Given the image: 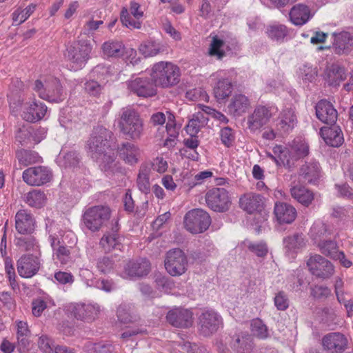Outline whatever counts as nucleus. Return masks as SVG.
<instances>
[{
	"mask_svg": "<svg viewBox=\"0 0 353 353\" xmlns=\"http://www.w3.org/2000/svg\"><path fill=\"white\" fill-rule=\"evenodd\" d=\"M117 139L112 132L102 126L94 128L90 139L91 157L98 163L106 176H113L121 171L117 159Z\"/></svg>",
	"mask_w": 353,
	"mask_h": 353,
	"instance_id": "1",
	"label": "nucleus"
},
{
	"mask_svg": "<svg viewBox=\"0 0 353 353\" xmlns=\"http://www.w3.org/2000/svg\"><path fill=\"white\" fill-rule=\"evenodd\" d=\"M180 69L168 61H160L153 65L151 78L157 86L169 88L176 85L180 81Z\"/></svg>",
	"mask_w": 353,
	"mask_h": 353,
	"instance_id": "2",
	"label": "nucleus"
},
{
	"mask_svg": "<svg viewBox=\"0 0 353 353\" xmlns=\"http://www.w3.org/2000/svg\"><path fill=\"white\" fill-rule=\"evenodd\" d=\"M119 126L121 132L132 140L139 139L143 132V122L140 114L130 107L121 109Z\"/></svg>",
	"mask_w": 353,
	"mask_h": 353,
	"instance_id": "3",
	"label": "nucleus"
},
{
	"mask_svg": "<svg viewBox=\"0 0 353 353\" xmlns=\"http://www.w3.org/2000/svg\"><path fill=\"white\" fill-rule=\"evenodd\" d=\"M34 90L40 98L46 101L59 102L64 99L62 85L56 78H50L44 83L40 80L35 81Z\"/></svg>",
	"mask_w": 353,
	"mask_h": 353,
	"instance_id": "4",
	"label": "nucleus"
},
{
	"mask_svg": "<svg viewBox=\"0 0 353 353\" xmlns=\"http://www.w3.org/2000/svg\"><path fill=\"white\" fill-rule=\"evenodd\" d=\"M208 207L216 212H225L232 205V196L224 188H214L209 190L205 196Z\"/></svg>",
	"mask_w": 353,
	"mask_h": 353,
	"instance_id": "5",
	"label": "nucleus"
},
{
	"mask_svg": "<svg viewBox=\"0 0 353 353\" xmlns=\"http://www.w3.org/2000/svg\"><path fill=\"white\" fill-rule=\"evenodd\" d=\"M211 223L208 213L201 209L189 211L184 217L185 229L192 234H199L205 231Z\"/></svg>",
	"mask_w": 353,
	"mask_h": 353,
	"instance_id": "6",
	"label": "nucleus"
},
{
	"mask_svg": "<svg viewBox=\"0 0 353 353\" xmlns=\"http://www.w3.org/2000/svg\"><path fill=\"white\" fill-rule=\"evenodd\" d=\"M222 322V317L216 311L205 310L198 317V332L203 336H211L218 331Z\"/></svg>",
	"mask_w": 353,
	"mask_h": 353,
	"instance_id": "7",
	"label": "nucleus"
},
{
	"mask_svg": "<svg viewBox=\"0 0 353 353\" xmlns=\"http://www.w3.org/2000/svg\"><path fill=\"white\" fill-rule=\"evenodd\" d=\"M165 268L172 276L184 274L188 268V259L185 253L180 249L168 251L165 259Z\"/></svg>",
	"mask_w": 353,
	"mask_h": 353,
	"instance_id": "8",
	"label": "nucleus"
},
{
	"mask_svg": "<svg viewBox=\"0 0 353 353\" xmlns=\"http://www.w3.org/2000/svg\"><path fill=\"white\" fill-rule=\"evenodd\" d=\"M88 54V44L86 41L83 39L68 46L64 54L65 58L70 61L74 70H77L85 66Z\"/></svg>",
	"mask_w": 353,
	"mask_h": 353,
	"instance_id": "9",
	"label": "nucleus"
},
{
	"mask_svg": "<svg viewBox=\"0 0 353 353\" xmlns=\"http://www.w3.org/2000/svg\"><path fill=\"white\" fill-rule=\"evenodd\" d=\"M307 265L310 272L316 277L321 279H327L334 273V265L330 261L319 254L311 256Z\"/></svg>",
	"mask_w": 353,
	"mask_h": 353,
	"instance_id": "10",
	"label": "nucleus"
},
{
	"mask_svg": "<svg viewBox=\"0 0 353 353\" xmlns=\"http://www.w3.org/2000/svg\"><path fill=\"white\" fill-rule=\"evenodd\" d=\"M52 176V172L46 166L30 167L23 172V181L29 185L40 186L48 183Z\"/></svg>",
	"mask_w": 353,
	"mask_h": 353,
	"instance_id": "11",
	"label": "nucleus"
},
{
	"mask_svg": "<svg viewBox=\"0 0 353 353\" xmlns=\"http://www.w3.org/2000/svg\"><path fill=\"white\" fill-rule=\"evenodd\" d=\"M41 265V260L39 256L25 254L18 259L17 268L20 276L29 279L37 274Z\"/></svg>",
	"mask_w": 353,
	"mask_h": 353,
	"instance_id": "12",
	"label": "nucleus"
},
{
	"mask_svg": "<svg viewBox=\"0 0 353 353\" xmlns=\"http://www.w3.org/2000/svg\"><path fill=\"white\" fill-rule=\"evenodd\" d=\"M120 225L118 218L112 219L110 231L106 232L100 240L99 244L105 252L114 249H120L121 236L119 234Z\"/></svg>",
	"mask_w": 353,
	"mask_h": 353,
	"instance_id": "13",
	"label": "nucleus"
},
{
	"mask_svg": "<svg viewBox=\"0 0 353 353\" xmlns=\"http://www.w3.org/2000/svg\"><path fill=\"white\" fill-rule=\"evenodd\" d=\"M166 319L174 327L188 328L192 325L193 313L188 309L175 307L167 313Z\"/></svg>",
	"mask_w": 353,
	"mask_h": 353,
	"instance_id": "14",
	"label": "nucleus"
},
{
	"mask_svg": "<svg viewBox=\"0 0 353 353\" xmlns=\"http://www.w3.org/2000/svg\"><path fill=\"white\" fill-rule=\"evenodd\" d=\"M128 88L139 97H150L157 94V85L148 77H137L128 82Z\"/></svg>",
	"mask_w": 353,
	"mask_h": 353,
	"instance_id": "15",
	"label": "nucleus"
},
{
	"mask_svg": "<svg viewBox=\"0 0 353 353\" xmlns=\"http://www.w3.org/2000/svg\"><path fill=\"white\" fill-rule=\"evenodd\" d=\"M47 110L46 104L34 99L24 105L21 117L28 122L35 123L45 117Z\"/></svg>",
	"mask_w": 353,
	"mask_h": 353,
	"instance_id": "16",
	"label": "nucleus"
},
{
	"mask_svg": "<svg viewBox=\"0 0 353 353\" xmlns=\"http://www.w3.org/2000/svg\"><path fill=\"white\" fill-rule=\"evenodd\" d=\"M150 270V263L145 259L129 261L124 266L123 276L125 279L141 277L147 275Z\"/></svg>",
	"mask_w": 353,
	"mask_h": 353,
	"instance_id": "17",
	"label": "nucleus"
},
{
	"mask_svg": "<svg viewBox=\"0 0 353 353\" xmlns=\"http://www.w3.org/2000/svg\"><path fill=\"white\" fill-rule=\"evenodd\" d=\"M347 77L346 70L338 63H329L323 72V78L330 86L336 87Z\"/></svg>",
	"mask_w": 353,
	"mask_h": 353,
	"instance_id": "18",
	"label": "nucleus"
},
{
	"mask_svg": "<svg viewBox=\"0 0 353 353\" xmlns=\"http://www.w3.org/2000/svg\"><path fill=\"white\" fill-rule=\"evenodd\" d=\"M271 117L272 114L268 108L259 105L248 116V127L251 131H256L267 124Z\"/></svg>",
	"mask_w": 353,
	"mask_h": 353,
	"instance_id": "19",
	"label": "nucleus"
},
{
	"mask_svg": "<svg viewBox=\"0 0 353 353\" xmlns=\"http://www.w3.org/2000/svg\"><path fill=\"white\" fill-rule=\"evenodd\" d=\"M297 124V117L294 110L292 108L283 109L277 120L276 130L281 134H286L292 131Z\"/></svg>",
	"mask_w": 353,
	"mask_h": 353,
	"instance_id": "20",
	"label": "nucleus"
},
{
	"mask_svg": "<svg viewBox=\"0 0 353 353\" xmlns=\"http://www.w3.org/2000/svg\"><path fill=\"white\" fill-rule=\"evenodd\" d=\"M316 115L323 123L327 125L335 124L337 120V111L333 105L327 100H321L316 106Z\"/></svg>",
	"mask_w": 353,
	"mask_h": 353,
	"instance_id": "21",
	"label": "nucleus"
},
{
	"mask_svg": "<svg viewBox=\"0 0 353 353\" xmlns=\"http://www.w3.org/2000/svg\"><path fill=\"white\" fill-rule=\"evenodd\" d=\"M110 217V210L108 206L97 205L90 208V230H99Z\"/></svg>",
	"mask_w": 353,
	"mask_h": 353,
	"instance_id": "22",
	"label": "nucleus"
},
{
	"mask_svg": "<svg viewBox=\"0 0 353 353\" xmlns=\"http://www.w3.org/2000/svg\"><path fill=\"white\" fill-rule=\"evenodd\" d=\"M34 219L27 210H20L15 215V228L22 234H30L34 230Z\"/></svg>",
	"mask_w": 353,
	"mask_h": 353,
	"instance_id": "23",
	"label": "nucleus"
},
{
	"mask_svg": "<svg viewBox=\"0 0 353 353\" xmlns=\"http://www.w3.org/2000/svg\"><path fill=\"white\" fill-rule=\"evenodd\" d=\"M347 343V339L339 332L330 333L323 338L324 348L332 353L343 352Z\"/></svg>",
	"mask_w": 353,
	"mask_h": 353,
	"instance_id": "24",
	"label": "nucleus"
},
{
	"mask_svg": "<svg viewBox=\"0 0 353 353\" xmlns=\"http://www.w3.org/2000/svg\"><path fill=\"white\" fill-rule=\"evenodd\" d=\"M263 197L253 192L245 193L239 199V205L244 211L252 214L263 208Z\"/></svg>",
	"mask_w": 353,
	"mask_h": 353,
	"instance_id": "25",
	"label": "nucleus"
},
{
	"mask_svg": "<svg viewBox=\"0 0 353 353\" xmlns=\"http://www.w3.org/2000/svg\"><path fill=\"white\" fill-rule=\"evenodd\" d=\"M274 214L280 223H291L296 217V210L290 204L284 202L275 203Z\"/></svg>",
	"mask_w": 353,
	"mask_h": 353,
	"instance_id": "26",
	"label": "nucleus"
},
{
	"mask_svg": "<svg viewBox=\"0 0 353 353\" xmlns=\"http://www.w3.org/2000/svg\"><path fill=\"white\" fill-rule=\"evenodd\" d=\"M321 168L318 162L312 161L303 164L299 171V176L303 183H314L320 178Z\"/></svg>",
	"mask_w": 353,
	"mask_h": 353,
	"instance_id": "27",
	"label": "nucleus"
},
{
	"mask_svg": "<svg viewBox=\"0 0 353 353\" xmlns=\"http://www.w3.org/2000/svg\"><path fill=\"white\" fill-rule=\"evenodd\" d=\"M331 127L321 128V135L325 142L332 147H339L344 141L343 134L339 126L331 125Z\"/></svg>",
	"mask_w": 353,
	"mask_h": 353,
	"instance_id": "28",
	"label": "nucleus"
},
{
	"mask_svg": "<svg viewBox=\"0 0 353 353\" xmlns=\"http://www.w3.org/2000/svg\"><path fill=\"white\" fill-rule=\"evenodd\" d=\"M51 247L53 250L54 259L62 265H65L72 261L71 251L69 247L63 245L59 239L50 236Z\"/></svg>",
	"mask_w": 353,
	"mask_h": 353,
	"instance_id": "29",
	"label": "nucleus"
},
{
	"mask_svg": "<svg viewBox=\"0 0 353 353\" xmlns=\"http://www.w3.org/2000/svg\"><path fill=\"white\" fill-rule=\"evenodd\" d=\"M274 153L277 154V157L271 155V158L274 159L277 165L282 164L288 169L294 167L296 159L291 152L290 148H283L281 145H276L273 149Z\"/></svg>",
	"mask_w": 353,
	"mask_h": 353,
	"instance_id": "30",
	"label": "nucleus"
},
{
	"mask_svg": "<svg viewBox=\"0 0 353 353\" xmlns=\"http://www.w3.org/2000/svg\"><path fill=\"white\" fill-rule=\"evenodd\" d=\"M312 17L309 7L302 3L294 6L290 12V20L296 26L304 25Z\"/></svg>",
	"mask_w": 353,
	"mask_h": 353,
	"instance_id": "31",
	"label": "nucleus"
},
{
	"mask_svg": "<svg viewBox=\"0 0 353 353\" xmlns=\"http://www.w3.org/2000/svg\"><path fill=\"white\" fill-rule=\"evenodd\" d=\"M250 106V101L243 94L234 95L228 106L229 113L234 117L241 116Z\"/></svg>",
	"mask_w": 353,
	"mask_h": 353,
	"instance_id": "32",
	"label": "nucleus"
},
{
	"mask_svg": "<svg viewBox=\"0 0 353 353\" xmlns=\"http://www.w3.org/2000/svg\"><path fill=\"white\" fill-rule=\"evenodd\" d=\"M116 152L126 163L133 165L137 163V149L131 143H123L120 146L117 144Z\"/></svg>",
	"mask_w": 353,
	"mask_h": 353,
	"instance_id": "33",
	"label": "nucleus"
},
{
	"mask_svg": "<svg viewBox=\"0 0 353 353\" xmlns=\"http://www.w3.org/2000/svg\"><path fill=\"white\" fill-rule=\"evenodd\" d=\"M103 54L107 57L118 58L122 57L125 53L123 43L117 40H109L101 46Z\"/></svg>",
	"mask_w": 353,
	"mask_h": 353,
	"instance_id": "34",
	"label": "nucleus"
},
{
	"mask_svg": "<svg viewBox=\"0 0 353 353\" xmlns=\"http://www.w3.org/2000/svg\"><path fill=\"white\" fill-rule=\"evenodd\" d=\"M290 192L294 199L305 206L310 205L314 200L313 192L303 186H294L290 189Z\"/></svg>",
	"mask_w": 353,
	"mask_h": 353,
	"instance_id": "35",
	"label": "nucleus"
},
{
	"mask_svg": "<svg viewBox=\"0 0 353 353\" xmlns=\"http://www.w3.org/2000/svg\"><path fill=\"white\" fill-rule=\"evenodd\" d=\"M151 168L148 164H142L140 167L137 176V185L139 189L143 193L148 194L150 192V174Z\"/></svg>",
	"mask_w": 353,
	"mask_h": 353,
	"instance_id": "36",
	"label": "nucleus"
},
{
	"mask_svg": "<svg viewBox=\"0 0 353 353\" xmlns=\"http://www.w3.org/2000/svg\"><path fill=\"white\" fill-rule=\"evenodd\" d=\"M233 90L231 81L226 79H219L214 88V94L217 100H222L228 97Z\"/></svg>",
	"mask_w": 353,
	"mask_h": 353,
	"instance_id": "37",
	"label": "nucleus"
},
{
	"mask_svg": "<svg viewBox=\"0 0 353 353\" xmlns=\"http://www.w3.org/2000/svg\"><path fill=\"white\" fill-rule=\"evenodd\" d=\"M322 254L332 259H343L344 253L339 252L338 246L334 241H324L319 243Z\"/></svg>",
	"mask_w": 353,
	"mask_h": 353,
	"instance_id": "38",
	"label": "nucleus"
},
{
	"mask_svg": "<svg viewBox=\"0 0 353 353\" xmlns=\"http://www.w3.org/2000/svg\"><path fill=\"white\" fill-rule=\"evenodd\" d=\"M25 201L31 207L40 208L45 205L46 196L43 191L34 190L26 194Z\"/></svg>",
	"mask_w": 353,
	"mask_h": 353,
	"instance_id": "39",
	"label": "nucleus"
},
{
	"mask_svg": "<svg viewBox=\"0 0 353 353\" xmlns=\"http://www.w3.org/2000/svg\"><path fill=\"white\" fill-rule=\"evenodd\" d=\"M16 158L19 163L23 166H28L38 163L41 160V157L37 152L26 150L17 151Z\"/></svg>",
	"mask_w": 353,
	"mask_h": 353,
	"instance_id": "40",
	"label": "nucleus"
},
{
	"mask_svg": "<svg viewBox=\"0 0 353 353\" xmlns=\"http://www.w3.org/2000/svg\"><path fill=\"white\" fill-rule=\"evenodd\" d=\"M207 120H208V119L205 118L201 112H197L193 114L192 118L189 121L186 126L187 132L191 135V137L195 136Z\"/></svg>",
	"mask_w": 353,
	"mask_h": 353,
	"instance_id": "41",
	"label": "nucleus"
},
{
	"mask_svg": "<svg viewBox=\"0 0 353 353\" xmlns=\"http://www.w3.org/2000/svg\"><path fill=\"white\" fill-rule=\"evenodd\" d=\"M36 4L31 3L26 8L17 9L12 14V20L16 25H19L24 22L35 10Z\"/></svg>",
	"mask_w": 353,
	"mask_h": 353,
	"instance_id": "42",
	"label": "nucleus"
},
{
	"mask_svg": "<svg viewBox=\"0 0 353 353\" xmlns=\"http://www.w3.org/2000/svg\"><path fill=\"white\" fill-rule=\"evenodd\" d=\"M15 245L21 251L24 252L36 250L39 247L36 243L35 239L31 236L16 237Z\"/></svg>",
	"mask_w": 353,
	"mask_h": 353,
	"instance_id": "43",
	"label": "nucleus"
},
{
	"mask_svg": "<svg viewBox=\"0 0 353 353\" xmlns=\"http://www.w3.org/2000/svg\"><path fill=\"white\" fill-rule=\"evenodd\" d=\"M140 52L147 57H154L163 51V46L154 41H148L139 46Z\"/></svg>",
	"mask_w": 353,
	"mask_h": 353,
	"instance_id": "44",
	"label": "nucleus"
},
{
	"mask_svg": "<svg viewBox=\"0 0 353 353\" xmlns=\"http://www.w3.org/2000/svg\"><path fill=\"white\" fill-rule=\"evenodd\" d=\"M270 38L276 41L283 40L288 34L287 27L281 24L270 26L267 29Z\"/></svg>",
	"mask_w": 353,
	"mask_h": 353,
	"instance_id": "45",
	"label": "nucleus"
},
{
	"mask_svg": "<svg viewBox=\"0 0 353 353\" xmlns=\"http://www.w3.org/2000/svg\"><path fill=\"white\" fill-rule=\"evenodd\" d=\"M251 330L253 335L259 339H265L268 337L269 333L268 327L259 319L252 320L251 323Z\"/></svg>",
	"mask_w": 353,
	"mask_h": 353,
	"instance_id": "46",
	"label": "nucleus"
},
{
	"mask_svg": "<svg viewBox=\"0 0 353 353\" xmlns=\"http://www.w3.org/2000/svg\"><path fill=\"white\" fill-rule=\"evenodd\" d=\"M87 305L85 303H72L66 307L68 313H71L77 319L83 320L87 317Z\"/></svg>",
	"mask_w": 353,
	"mask_h": 353,
	"instance_id": "47",
	"label": "nucleus"
},
{
	"mask_svg": "<svg viewBox=\"0 0 353 353\" xmlns=\"http://www.w3.org/2000/svg\"><path fill=\"white\" fill-rule=\"evenodd\" d=\"M284 244L289 250H295L305 245L303 234H294L284 239Z\"/></svg>",
	"mask_w": 353,
	"mask_h": 353,
	"instance_id": "48",
	"label": "nucleus"
},
{
	"mask_svg": "<svg viewBox=\"0 0 353 353\" xmlns=\"http://www.w3.org/2000/svg\"><path fill=\"white\" fill-rule=\"evenodd\" d=\"M291 152L294 154L296 160L306 157L309 154V146L304 141H294L290 147Z\"/></svg>",
	"mask_w": 353,
	"mask_h": 353,
	"instance_id": "49",
	"label": "nucleus"
},
{
	"mask_svg": "<svg viewBox=\"0 0 353 353\" xmlns=\"http://www.w3.org/2000/svg\"><path fill=\"white\" fill-rule=\"evenodd\" d=\"M224 45V41L219 39L217 36L212 38L209 48V54L211 56H215L218 59H221L225 55V52L221 50Z\"/></svg>",
	"mask_w": 353,
	"mask_h": 353,
	"instance_id": "50",
	"label": "nucleus"
},
{
	"mask_svg": "<svg viewBox=\"0 0 353 353\" xmlns=\"http://www.w3.org/2000/svg\"><path fill=\"white\" fill-rule=\"evenodd\" d=\"M46 133L47 130L44 128H31L20 132L19 138H21V135L31 136V137L35 143H39L42 139H43L46 137Z\"/></svg>",
	"mask_w": 353,
	"mask_h": 353,
	"instance_id": "51",
	"label": "nucleus"
},
{
	"mask_svg": "<svg viewBox=\"0 0 353 353\" xmlns=\"http://www.w3.org/2000/svg\"><path fill=\"white\" fill-rule=\"evenodd\" d=\"M251 337L248 334L237 336L233 342V347L238 352H243L252 347Z\"/></svg>",
	"mask_w": 353,
	"mask_h": 353,
	"instance_id": "52",
	"label": "nucleus"
},
{
	"mask_svg": "<svg viewBox=\"0 0 353 353\" xmlns=\"http://www.w3.org/2000/svg\"><path fill=\"white\" fill-rule=\"evenodd\" d=\"M5 271L7 274V277L10 282V285L12 290L19 288V285L16 281V273L12 262V259L10 257L5 259Z\"/></svg>",
	"mask_w": 353,
	"mask_h": 353,
	"instance_id": "53",
	"label": "nucleus"
},
{
	"mask_svg": "<svg viewBox=\"0 0 353 353\" xmlns=\"http://www.w3.org/2000/svg\"><path fill=\"white\" fill-rule=\"evenodd\" d=\"M249 251L259 257H264L268 252V248L264 242H248L245 243Z\"/></svg>",
	"mask_w": 353,
	"mask_h": 353,
	"instance_id": "54",
	"label": "nucleus"
},
{
	"mask_svg": "<svg viewBox=\"0 0 353 353\" xmlns=\"http://www.w3.org/2000/svg\"><path fill=\"white\" fill-rule=\"evenodd\" d=\"M327 234H330L329 227L321 221H315L311 227L310 235L314 239L324 236Z\"/></svg>",
	"mask_w": 353,
	"mask_h": 353,
	"instance_id": "55",
	"label": "nucleus"
},
{
	"mask_svg": "<svg viewBox=\"0 0 353 353\" xmlns=\"http://www.w3.org/2000/svg\"><path fill=\"white\" fill-rule=\"evenodd\" d=\"M219 135L222 144L225 147L230 148L233 145L235 140V134L231 128L225 127L221 128Z\"/></svg>",
	"mask_w": 353,
	"mask_h": 353,
	"instance_id": "56",
	"label": "nucleus"
},
{
	"mask_svg": "<svg viewBox=\"0 0 353 353\" xmlns=\"http://www.w3.org/2000/svg\"><path fill=\"white\" fill-rule=\"evenodd\" d=\"M154 282L157 288L165 292H170L174 287V284L172 280L161 274H158L155 276Z\"/></svg>",
	"mask_w": 353,
	"mask_h": 353,
	"instance_id": "57",
	"label": "nucleus"
},
{
	"mask_svg": "<svg viewBox=\"0 0 353 353\" xmlns=\"http://www.w3.org/2000/svg\"><path fill=\"white\" fill-rule=\"evenodd\" d=\"M274 305L277 310H286L289 307V299L286 293L283 291L279 292L274 299Z\"/></svg>",
	"mask_w": 353,
	"mask_h": 353,
	"instance_id": "58",
	"label": "nucleus"
},
{
	"mask_svg": "<svg viewBox=\"0 0 353 353\" xmlns=\"http://www.w3.org/2000/svg\"><path fill=\"white\" fill-rule=\"evenodd\" d=\"M331 294V290L329 288L324 285H314L311 288L310 294L314 299H325Z\"/></svg>",
	"mask_w": 353,
	"mask_h": 353,
	"instance_id": "59",
	"label": "nucleus"
},
{
	"mask_svg": "<svg viewBox=\"0 0 353 353\" xmlns=\"http://www.w3.org/2000/svg\"><path fill=\"white\" fill-rule=\"evenodd\" d=\"M121 21L122 23L128 28L139 29L141 23L132 18L126 9H123L121 13Z\"/></svg>",
	"mask_w": 353,
	"mask_h": 353,
	"instance_id": "60",
	"label": "nucleus"
},
{
	"mask_svg": "<svg viewBox=\"0 0 353 353\" xmlns=\"http://www.w3.org/2000/svg\"><path fill=\"white\" fill-rule=\"evenodd\" d=\"M317 76V70L316 68L304 65L300 68V77L308 82H312Z\"/></svg>",
	"mask_w": 353,
	"mask_h": 353,
	"instance_id": "61",
	"label": "nucleus"
},
{
	"mask_svg": "<svg viewBox=\"0 0 353 353\" xmlns=\"http://www.w3.org/2000/svg\"><path fill=\"white\" fill-rule=\"evenodd\" d=\"M38 345L39 349L43 353H53V343L52 341L46 335H42L39 337L38 341Z\"/></svg>",
	"mask_w": 353,
	"mask_h": 353,
	"instance_id": "62",
	"label": "nucleus"
},
{
	"mask_svg": "<svg viewBox=\"0 0 353 353\" xmlns=\"http://www.w3.org/2000/svg\"><path fill=\"white\" fill-rule=\"evenodd\" d=\"M54 276L55 280L61 285H72L74 281V276L70 272L58 271L54 273Z\"/></svg>",
	"mask_w": 353,
	"mask_h": 353,
	"instance_id": "63",
	"label": "nucleus"
},
{
	"mask_svg": "<svg viewBox=\"0 0 353 353\" xmlns=\"http://www.w3.org/2000/svg\"><path fill=\"white\" fill-rule=\"evenodd\" d=\"M114 261L108 257H103L98 261L97 268L103 273H108L113 268Z\"/></svg>",
	"mask_w": 353,
	"mask_h": 353,
	"instance_id": "64",
	"label": "nucleus"
}]
</instances>
